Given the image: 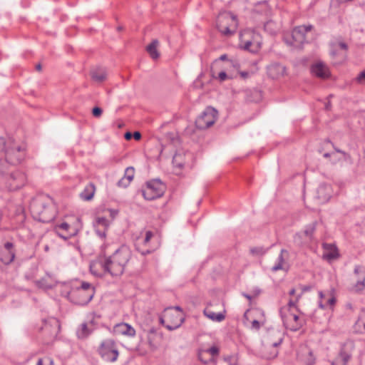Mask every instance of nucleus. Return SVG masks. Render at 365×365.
Returning a JSON list of instances; mask_svg holds the SVG:
<instances>
[{"label":"nucleus","instance_id":"31","mask_svg":"<svg viewBox=\"0 0 365 365\" xmlns=\"http://www.w3.org/2000/svg\"><path fill=\"white\" fill-rule=\"evenodd\" d=\"M93 331V328L89 327L86 323H83L77 329L76 334L78 339H84L87 338Z\"/></svg>","mask_w":365,"mask_h":365},{"label":"nucleus","instance_id":"38","mask_svg":"<svg viewBox=\"0 0 365 365\" xmlns=\"http://www.w3.org/2000/svg\"><path fill=\"white\" fill-rule=\"evenodd\" d=\"M316 225H317V222H312V223L308 225L305 227V230L304 231V235L307 237H308L309 238H312V236H313L314 232H315Z\"/></svg>","mask_w":365,"mask_h":365},{"label":"nucleus","instance_id":"52","mask_svg":"<svg viewBox=\"0 0 365 365\" xmlns=\"http://www.w3.org/2000/svg\"><path fill=\"white\" fill-rule=\"evenodd\" d=\"M227 58V56L226 54L221 55L220 57V60L225 61Z\"/></svg>","mask_w":365,"mask_h":365},{"label":"nucleus","instance_id":"55","mask_svg":"<svg viewBox=\"0 0 365 365\" xmlns=\"http://www.w3.org/2000/svg\"><path fill=\"white\" fill-rule=\"evenodd\" d=\"M43 250L46 252H48L49 251V246L48 245H45L43 247Z\"/></svg>","mask_w":365,"mask_h":365},{"label":"nucleus","instance_id":"44","mask_svg":"<svg viewBox=\"0 0 365 365\" xmlns=\"http://www.w3.org/2000/svg\"><path fill=\"white\" fill-rule=\"evenodd\" d=\"M155 337L156 336H148V344H149V346L153 349H155L158 346V344L155 341Z\"/></svg>","mask_w":365,"mask_h":365},{"label":"nucleus","instance_id":"4","mask_svg":"<svg viewBox=\"0 0 365 365\" xmlns=\"http://www.w3.org/2000/svg\"><path fill=\"white\" fill-rule=\"evenodd\" d=\"M183 321L184 314L182 310L178 306L165 309L160 317V324L170 331L179 328Z\"/></svg>","mask_w":365,"mask_h":365},{"label":"nucleus","instance_id":"16","mask_svg":"<svg viewBox=\"0 0 365 365\" xmlns=\"http://www.w3.org/2000/svg\"><path fill=\"white\" fill-rule=\"evenodd\" d=\"M153 236V233L150 230L142 232L140 235L135 240V245L136 250L140 252L143 255L150 254L151 252L150 249H141V246L147 247Z\"/></svg>","mask_w":365,"mask_h":365},{"label":"nucleus","instance_id":"25","mask_svg":"<svg viewBox=\"0 0 365 365\" xmlns=\"http://www.w3.org/2000/svg\"><path fill=\"white\" fill-rule=\"evenodd\" d=\"M110 222L106 217H97L96 220V233L101 237H106V230L109 227Z\"/></svg>","mask_w":365,"mask_h":365},{"label":"nucleus","instance_id":"17","mask_svg":"<svg viewBox=\"0 0 365 365\" xmlns=\"http://www.w3.org/2000/svg\"><path fill=\"white\" fill-rule=\"evenodd\" d=\"M354 272L357 279L351 289L355 292H361L365 289V269L360 265H356Z\"/></svg>","mask_w":365,"mask_h":365},{"label":"nucleus","instance_id":"37","mask_svg":"<svg viewBox=\"0 0 365 365\" xmlns=\"http://www.w3.org/2000/svg\"><path fill=\"white\" fill-rule=\"evenodd\" d=\"M264 30L267 31V32H269V34H276L277 29H278V27L277 26V24L272 21H267L264 26Z\"/></svg>","mask_w":365,"mask_h":365},{"label":"nucleus","instance_id":"23","mask_svg":"<svg viewBox=\"0 0 365 365\" xmlns=\"http://www.w3.org/2000/svg\"><path fill=\"white\" fill-rule=\"evenodd\" d=\"M134 175V168L128 167L125 170L124 176L118 182V186L123 188L127 187L133 180Z\"/></svg>","mask_w":365,"mask_h":365},{"label":"nucleus","instance_id":"34","mask_svg":"<svg viewBox=\"0 0 365 365\" xmlns=\"http://www.w3.org/2000/svg\"><path fill=\"white\" fill-rule=\"evenodd\" d=\"M348 48L347 45L342 41H337L331 43V54L335 56L336 54V51L340 49L344 51H346Z\"/></svg>","mask_w":365,"mask_h":365},{"label":"nucleus","instance_id":"36","mask_svg":"<svg viewBox=\"0 0 365 365\" xmlns=\"http://www.w3.org/2000/svg\"><path fill=\"white\" fill-rule=\"evenodd\" d=\"M282 339L280 337L276 341H274L272 343L269 341L267 342V346H271L274 349V350L272 352V354L269 356H267L268 359L274 358L277 355V351L276 348L282 343Z\"/></svg>","mask_w":365,"mask_h":365},{"label":"nucleus","instance_id":"62","mask_svg":"<svg viewBox=\"0 0 365 365\" xmlns=\"http://www.w3.org/2000/svg\"><path fill=\"white\" fill-rule=\"evenodd\" d=\"M247 74L246 73H242V76H247Z\"/></svg>","mask_w":365,"mask_h":365},{"label":"nucleus","instance_id":"10","mask_svg":"<svg viewBox=\"0 0 365 365\" xmlns=\"http://www.w3.org/2000/svg\"><path fill=\"white\" fill-rule=\"evenodd\" d=\"M287 308H281L280 314L284 327L291 331L299 330L304 324V319L297 312H287Z\"/></svg>","mask_w":365,"mask_h":365},{"label":"nucleus","instance_id":"19","mask_svg":"<svg viewBox=\"0 0 365 365\" xmlns=\"http://www.w3.org/2000/svg\"><path fill=\"white\" fill-rule=\"evenodd\" d=\"M113 333L116 335L133 337L135 335V330L127 323H119L113 327Z\"/></svg>","mask_w":365,"mask_h":365},{"label":"nucleus","instance_id":"42","mask_svg":"<svg viewBox=\"0 0 365 365\" xmlns=\"http://www.w3.org/2000/svg\"><path fill=\"white\" fill-rule=\"evenodd\" d=\"M205 353H209L212 356H217L219 354V349L217 346H212L207 349H203Z\"/></svg>","mask_w":365,"mask_h":365},{"label":"nucleus","instance_id":"29","mask_svg":"<svg viewBox=\"0 0 365 365\" xmlns=\"http://www.w3.org/2000/svg\"><path fill=\"white\" fill-rule=\"evenodd\" d=\"M160 45V42L157 39H154L152 42L148 44L146 47V51L153 59H158L160 56L158 48Z\"/></svg>","mask_w":365,"mask_h":365},{"label":"nucleus","instance_id":"26","mask_svg":"<svg viewBox=\"0 0 365 365\" xmlns=\"http://www.w3.org/2000/svg\"><path fill=\"white\" fill-rule=\"evenodd\" d=\"M319 307L322 309H324L328 306L332 307L336 302V299L334 297L329 294H324L322 291L319 292Z\"/></svg>","mask_w":365,"mask_h":365},{"label":"nucleus","instance_id":"7","mask_svg":"<svg viewBox=\"0 0 365 365\" xmlns=\"http://www.w3.org/2000/svg\"><path fill=\"white\" fill-rule=\"evenodd\" d=\"M312 26L302 25L295 27L290 35L284 36V42L293 48H300L306 41V34L310 31Z\"/></svg>","mask_w":365,"mask_h":365},{"label":"nucleus","instance_id":"32","mask_svg":"<svg viewBox=\"0 0 365 365\" xmlns=\"http://www.w3.org/2000/svg\"><path fill=\"white\" fill-rule=\"evenodd\" d=\"M92 79L96 82H103L106 78V72L103 68H96L91 71Z\"/></svg>","mask_w":365,"mask_h":365},{"label":"nucleus","instance_id":"47","mask_svg":"<svg viewBox=\"0 0 365 365\" xmlns=\"http://www.w3.org/2000/svg\"><path fill=\"white\" fill-rule=\"evenodd\" d=\"M218 79L220 81H224L227 79V75L225 71H221L218 74Z\"/></svg>","mask_w":365,"mask_h":365},{"label":"nucleus","instance_id":"33","mask_svg":"<svg viewBox=\"0 0 365 365\" xmlns=\"http://www.w3.org/2000/svg\"><path fill=\"white\" fill-rule=\"evenodd\" d=\"M204 314L209 318L210 319L214 321V322H222L225 319V316L222 313H215L213 311L205 309L204 310Z\"/></svg>","mask_w":365,"mask_h":365},{"label":"nucleus","instance_id":"11","mask_svg":"<svg viewBox=\"0 0 365 365\" xmlns=\"http://www.w3.org/2000/svg\"><path fill=\"white\" fill-rule=\"evenodd\" d=\"M81 222L78 217L73 223L62 222L55 227L56 234L64 240L76 235L81 229Z\"/></svg>","mask_w":365,"mask_h":365},{"label":"nucleus","instance_id":"2","mask_svg":"<svg viewBox=\"0 0 365 365\" xmlns=\"http://www.w3.org/2000/svg\"><path fill=\"white\" fill-rule=\"evenodd\" d=\"M26 155L25 148L11 138H0V170L4 172L9 165H17Z\"/></svg>","mask_w":365,"mask_h":365},{"label":"nucleus","instance_id":"56","mask_svg":"<svg viewBox=\"0 0 365 365\" xmlns=\"http://www.w3.org/2000/svg\"><path fill=\"white\" fill-rule=\"evenodd\" d=\"M125 138L126 139H130L131 138V133H126L125 135Z\"/></svg>","mask_w":365,"mask_h":365},{"label":"nucleus","instance_id":"59","mask_svg":"<svg viewBox=\"0 0 365 365\" xmlns=\"http://www.w3.org/2000/svg\"><path fill=\"white\" fill-rule=\"evenodd\" d=\"M36 69L37 71H40L41 70V64H38V65H36Z\"/></svg>","mask_w":365,"mask_h":365},{"label":"nucleus","instance_id":"60","mask_svg":"<svg viewBox=\"0 0 365 365\" xmlns=\"http://www.w3.org/2000/svg\"><path fill=\"white\" fill-rule=\"evenodd\" d=\"M329 156H330V154L328 153H326L324 154V158H329Z\"/></svg>","mask_w":365,"mask_h":365},{"label":"nucleus","instance_id":"5","mask_svg":"<svg viewBox=\"0 0 365 365\" xmlns=\"http://www.w3.org/2000/svg\"><path fill=\"white\" fill-rule=\"evenodd\" d=\"M261 35L255 30L247 29L240 34V46L252 53H257L262 46Z\"/></svg>","mask_w":365,"mask_h":365},{"label":"nucleus","instance_id":"21","mask_svg":"<svg viewBox=\"0 0 365 365\" xmlns=\"http://www.w3.org/2000/svg\"><path fill=\"white\" fill-rule=\"evenodd\" d=\"M289 256V252L287 250L282 249L280 251V253L276 259L275 264L272 267V270L273 272H277L279 270L285 269L287 267V262L286 259Z\"/></svg>","mask_w":365,"mask_h":365},{"label":"nucleus","instance_id":"20","mask_svg":"<svg viewBox=\"0 0 365 365\" xmlns=\"http://www.w3.org/2000/svg\"><path fill=\"white\" fill-rule=\"evenodd\" d=\"M311 71L317 77L326 78L330 75L328 67L322 62H317L312 65Z\"/></svg>","mask_w":365,"mask_h":365},{"label":"nucleus","instance_id":"18","mask_svg":"<svg viewBox=\"0 0 365 365\" xmlns=\"http://www.w3.org/2000/svg\"><path fill=\"white\" fill-rule=\"evenodd\" d=\"M267 73L269 77L278 79L285 75L286 68L280 63H273L267 67Z\"/></svg>","mask_w":365,"mask_h":365},{"label":"nucleus","instance_id":"50","mask_svg":"<svg viewBox=\"0 0 365 365\" xmlns=\"http://www.w3.org/2000/svg\"><path fill=\"white\" fill-rule=\"evenodd\" d=\"M13 247V244L11 242H6L5 244V248L6 249V252H12L11 250Z\"/></svg>","mask_w":365,"mask_h":365},{"label":"nucleus","instance_id":"51","mask_svg":"<svg viewBox=\"0 0 365 365\" xmlns=\"http://www.w3.org/2000/svg\"><path fill=\"white\" fill-rule=\"evenodd\" d=\"M133 137L135 140H140L141 138V134L139 132H135L133 133Z\"/></svg>","mask_w":365,"mask_h":365},{"label":"nucleus","instance_id":"22","mask_svg":"<svg viewBox=\"0 0 365 365\" xmlns=\"http://www.w3.org/2000/svg\"><path fill=\"white\" fill-rule=\"evenodd\" d=\"M323 249L324 259L331 261L339 257L338 249L334 245L325 243L323 245Z\"/></svg>","mask_w":365,"mask_h":365},{"label":"nucleus","instance_id":"35","mask_svg":"<svg viewBox=\"0 0 365 365\" xmlns=\"http://www.w3.org/2000/svg\"><path fill=\"white\" fill-rule=\"evenodd\" d=\"M299 298H300V295H297L294 298H291L289 300L287 307H284V308L287 309V312H297V304Z\"/></svg>","mask_w":365,"mask_h":365},{"label":"nucleus","instance_id":"53","mask_svg":"<svg viewBox=\"0 0 365 365\" xmlns=\"http://www.w3.org/2000/svg\"><path fill=\"white\" fill-rule=\"evenodd\" d=\"M244 318H245V319L246 321H249V312H248V311L245 313Z\"/></svg>","mask_w":365,"mask_h":365},{"label":"nucleus","instance_id":"57","mask_svg":"<svg viewBox=\"0 0 365 365\" xmlns=\"http://www.w3.org/2000/svg\"><path fill=\"white\" fill-rule=\"evenodd\" d=\"M243 296L247 298V299L249 300H251L252 299V297L250 295V294H243Z\"/></svg>","mask_w":365,"mask_h":365},{"label":"nucleus","instance_id":"58","mask_svg":"<svg viewBox=\"0 0 365 365\" xmlns=\"http://www.w3.org/2000/svg\"><path fill=\"white\" fill-rule=\"evenodd\" d=\"M36 365H43V359H39L38 360V362H37V364Z\"/></svg>","mask_w":365,"mask_h":365},{"label":"nucleus","instance_id":"45","mask_svg":"<svg viewBox=\"0 0 365 365\" xmlns=\"http://www.w3.org/2000/svg\"><path fill=\"white\" fill-rule=\"evenodd\" d=\"M102 113H103V110L99 107H94L92 110V113H93V116H95L96 118L101 117L102 115Z\"/></svg>","mask_w":365,"mask_h":365},{"label":"nucleus","instance_id":"13","mask_svg":"<svg viewBox=\"0 0 365 365\" xmlns=\"http://www.w3.org/2000/svg\"><path fill=\"white\" fill-rule=\"evenodd\" d=\"M165 191V185L159 180L148 182L143 189L142 194L147 200H153L161 197Z\"/></svg>","mask_w":365,"mask_h":365},{"label":"nucleus","instance_id":"39","mask_svg":"<svg viewBox=\"0 0 365 365\" xmlns=\"http://www.w3.org/2000/svg\"><path fill=\"white\" fill-rule=\"evenodd\" d=\"M15 255L13 252H6V254H3L1 256V261L6 264H8L13 262L14 259Z\"/></svg>","mask_w":365,"mask_h":365},{"label":"nucleus","instance_id":"6","mask_svg":"<svg viewBox=\"0 0 365 365\" xmlns=\"http://www.w3.org/2000/svg\"><path fill=\"white\" fill-rule=\"evenodd\" d=\"M94 295V289L88 282H82L81 286L73 289L69 294L71 300L79 305L87 304Z\"/></svg>","mask_w":365,"mask_h":365},{"label":"nucleus","instance_id":"63","mask_svg":"<svg viewBox=\"0 0 365 365\" xmlns=\"http://www.w3.org/2000/svg\"><path fill=\"white\" fill-rule=\"evenodd\" d=\"M313 364H314V361H312V362H310V363L309 364V365H312Z\"/></svg>","mask_w":365,"mask_h":365},{"label":"nucleus","instance_id":"54","mask_svg":"<svg viewBox=\"0 0 365 365\" xmlns=\"http://www.w3.org/2000/svg\"><path fill=\"white\" fill-rule=\"evenodd\" d=\"M295 292H296L295 289L292 288V289L289 291V294L291 296H294V295L295 294Z\"/></svg>","mask_w":365,"mask_h":365},{"label":"nucleus","instance_id":"64","mask_svg":"<svg viewBox=\"0 0 365 365\" xmlns=\"http://www.w3.org/2000/svg\"><path fill=\"white\" fill-rule=\"evenodd\" d=\"M364 158L365 160V149H364Z\"/></svg>","mask_w":365,"mask_h":365},{"label":"nucleus","instance_id":"9","mask_svg":"<svg viewBox=\"0 0 365 365\" xmlns=\"http://www.w3.org/2000/svg\"><path fill=\"white\" fill-rule=\"evenodd\" d=\"M98 352L103 359L109 362H115L119 355L117 344L112 339L103 340L98 347Z\"/></svg>","mask_w":365,"mask_h":365},{"label":"nucleus","instance_id":"30","mask_svg":"<svg viewBox=\"0 0 365 365\" xmlns=\"http://www.w3.org/2000/svg\"><path fill=\"white\" fill-rule=\"evenodd\" d=\"M96 187L93 183L88 184L81 192L80 197L83 200H91L95 194Z\"/></svg>","mask_w":365,"mask_h":365},{"label":"nucleus","instance_id":"1","mask_svg":"<svg viewBox=\"0 0 365 365\" xmlns=\"http://www.w3.org/2000/svg\"><path fill=\"white\" fill-rule=\"evenodd\" d=\"M132 257V251L127 245H122L111 255H101L90 264L91 272L96 277H103L109 274L113 277H119L125 271Z\"/></svg>","mask_w":365,"mask_h":365},{"label":"nucleus","instance_id":"24","mask_svg":"<svg viewBox=\"0 0 365 365\" xmlns=\"http://www.w3.org/2000/svg\"><path fill=\"white\" fill-rule=\"evenodd\" d=\"M185 154L182 152L176 153L173 158V165L177 175L180 173L185 164Z\"/></svg>","mask_w":365,"mask_h":365},{"label":"nucleus","instance_id":"15","mask_svg":"<svg viewBox=\"0 0 365 365\" xmlns=\"http://www.w3.org/2000/svg\"><path fill=\"white\" fill-rule=\"evenodd\" d=\"M354 349L352 342L345 343L340 349L338 355L331 361V365H346L351 359Z\"/></svg>","mask_w":365,"mask_h":365},{"label":"nucleus","instance_id":"61","mask_svg":"<svg viewBox=\"0 0 365 365\" xmlns=\"http://www.w3.org/2000/svg\"><path fill=\"white\" fill-rule=\"evenodd\" d=\"M336 152L338 153H344V152H342L341 150H339V149H336Z\"/></svg>","mask_w":365,"mask_h":365},{"label":"nucleus","instance_id":"3","mask_svg":"<svg viewBox=\"0 0 365 365\" xmlns=\"http://www.w3.org/2000/svg\"><path fill=\"white\" fill-rule=\"evenodd\" d=\"M30 210L35 220L44 223L51 222L56 215V207L51 200L44 196L33 199Z\"/></svg>","mask_w":365,"mask_h":365},{"label":"nucleus","instance_id":"8","mask_svg":"<svg viewBox=\"0 0 365 365\" xmlns=\"http://www.w3.org/2000/svg\"><path fill=\"white\" fill-rule=\"evenodd\" d=\"M217 28L220 33L225 36L232 35L237 29V21L231 13H224L217 17Z\"/></svg>","mask_w":365,"mask_h":365},{"label":"nucleus","instance_id":"48","mask_svg":"<svg viewBox=\"0 0 365 365\" xmlns=\"http://www.w3.org/2000/svg\"><path fill=\"white\" fill-rule=\"evenodd\" d=\"M43 279L42 280H40V281H38L37 282V285L39 287H42L43 289H49L51 287V286L50 285H47V284H44L43 283Z\"/></svg>","mask_w":365,"mask_h":365},{"label":"nucleus","instance_id":"12","mask_svg":"<svg viewBox=\"0 0 365 365\" xmlns=\"http://www.w3.org/2000/svg\"><path fill=\"white\" fill-rule=\"evenodd\" d=\"M27 182L26 174L21 170L13 171L5 176V183L11 191H15L23 187Z\"/></svg>","mask_w":365,"mask_h":365},{"label":"nucleus","instance_id":"14","mask_svg":"<svg viewBox=\"0 0 365 365\" xmlns=\"http://www.w3.org/2000/svg\"><path fill=\"white\" fill-rule=\"evenodd\" d=\"M217 118V111L212 107H207L201 115L196 119V127L205 130L212 126Z\"/></svg>","mask_w":365,"mask_h":365},{"label":"nucleus","instance_id":"28","mask_svg":"<svg viewBox=\"0 0 365 365\" xmlns=\"http://www.w3.org/2000/svg\"><path fill=\"white\" fill-rule=\"evenodd\" d=\"M354 330L357 333L363 334L365 332V309H361L358 319L354 324Z\"/></svg>","mask_w":365,"mask_h":365},{"label":"nucleus","instance_id":"49","mask_svg":"<svg viewBox=\"0 0 365 365\" xmlns=\"http://www.w3.org/2000/svg\"><path fill=\"white\" fill-rule=\"evenodd\" d=\"M148 336H157L156 330L154 328H151L148 333Z\"/></svg>","mask_w":365,"mask_h":365},{"label":"nucleus","instance_id":"43","mask_svg":"<svg viewBox=\"0 0 365 365\" xmlns=\"http://www.w3.org/2000/svg\"><path fill=\"white\" fill-rule=\"evenodd\" d=\"M356 81L359 84H365V71H361L356 78Z\"/></svg>","mask_w":365,"mask_h":365},{"label":"nucleus","instance_id":"41","mask_svg":"<svg viewBox=\"0 0 365 365\" xmlns=\"http://www.w3.org/2000/svg\"><path fill=\"white\" fill-rule=\"evenodd\" d=\"M229 365H237V357L236 356H228L225 358Z\"/></svg>","mask_w":365,"mask_h":365},{"label":"nucleus","instance_id":"27","mask_svg":"<svg viewBox=\"0 0 365 365\" xmlns=\"http://www.w3.org/2000/svg\"><path fill=\"white\" fill-rule=\"evenodd\" d=\"M317 197L322 202L327 201L331 197L330 186L326 184H322L317 190Z\"/></svg>","mask_w":365,"mask_h":365},{"label":"nucleus","instance_id":"46","mask_svg":"<svg viewBox=\"0 0 365 365\" xmlns=\"http://www.w3.org/2000/svg\"><path fill=\"white\" fill-rule=\"evenodd\" d=\"M205 354V351L203 349H201L198 351V359L204 364H207L210 360L204 359L203 355Z\"/></svg>","mask_w":365,"mask_h":365},{"label":"nucleus","instance_id":"40","mask_svg":"<svg viewBox=\"0 0 365 365\" xmlns=\"http://www.w3.org/2000/svg\"><path fill=\"white\" fill-rule=\"evenodd\" d=\"M264 321L253 319L252 321H251V329L255 330H259L261 327V325L264 324Z\"/></svg>","mask_w":365,"mask_h":365}]
</instances>
